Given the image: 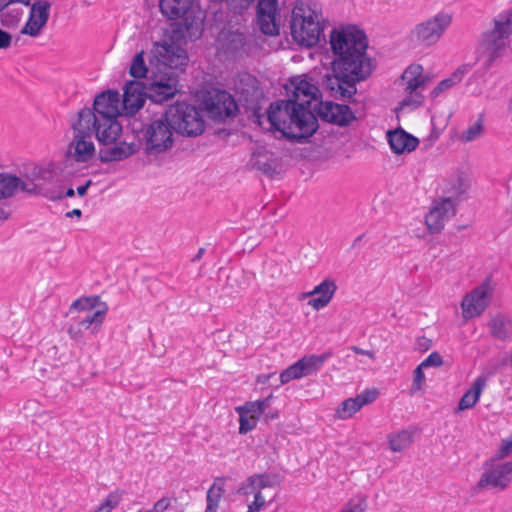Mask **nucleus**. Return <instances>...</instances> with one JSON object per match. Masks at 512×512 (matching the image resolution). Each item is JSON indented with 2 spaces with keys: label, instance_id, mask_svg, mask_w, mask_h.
<instances>
[{
  "label": "nucleus",
  "instance_id": "f257e3e1",
  "mask_svg": "<svg viewBox=\"0 0 512 512\" xmlns=\"http://www.w3.org/2000/svg\"><path fill=\"white\" fill-rule=\"evenodd\" d=\"M330 45L338 58L332 62L333 74L325 76L324 84L333 97L350 99L357 91L355 83L367 78L372 70L365 56L366 35L355 26L333 29Z\"/></svg>",
  "mask_w": 512,
  "mask_h": 512
},
{
  "label": "nucleus",
  "instance_id": "f03ea898",
  "mask_svg": "<svg viewBox=\"0 0 512 512\" xmlns=\"http://www.w3.org/2000/svg\"><path fill=\"white\" fill-rule=\"evenodd\" d=\"M81 123L87 122L90 134L96 136V139L104 147L99 151L101 162L121 161L132 156L137 151L135 143L125 141L117 142L122 133V125L118 118H107L97 120L90 108H82L76 115Z\"/></svg>",
  "mask_w": 512,
  "mask_h": 512
},
{
  "label": "nucleus",
  "instance_id": "7ed1b4c3",
  "mask_svg": "<svg viewBox=\"0 0 512 512\" xmlns=\"http://www.w3.org/2000/svg\"><path fill=\"white\" fill-rule=\"evenodd\" d=\"M267 113L271 125L290 139L308 138L318 129V120L310 109L291 99L272 103Z\"/></svg>",
  "mask_w": 512,
  "mask_h": 512
},
{
  "label": "nucleus",
  "instance_id": "20e7f679",
  "mask_svg": "<svg viewBox=\"0 0 512 512\" xmlns=\"http://www.w3.org/2000/svg\"><path fill=\"white\" fill-rule=\"evenodd\" d=\"M290 28L292 37L300 45H316L324 30L320 5L312 0H298L292 11Z\"/></svg>",
  "mask_w": 512,
  "mask_h": 512
},
{
  "label": "nucleus",
  "instance_id": "39448f33",
  "mask_svg": "<svg viewBox=\"0 0 512 512\" xmlns=\"http://www.w3.org/2000/svg\"><path fill=\"white\" fill-rule=\"evenodd\" d=\"M281 486V477L277 473H256L247 477L239 485L236 494L244 497L253 495L248 504L247 512H260L266 503L274 501L276 492Z\"/></svg>",
  "mask_w": 512,
  "mask_h": 512
},
{
  "label": "nucleus",
  "instance_id": "423d86ee",
  "mask_svg": "<svg viewBox=\"0 0 512 512\" xmlns=\"http://www.w3.org/2000/svg\"><path fill=\"white\" fill-rule=\"evenodd\" d=\"M149 62L155 65L158 73L163 70L176 71L188 63L186 50L175 40L174 35L168 31L164 39L155 41L150 50Z\"/></svg>",
  "mask_w": 512,
  "mask_h": 512
},
{
  "label": "nucleus",
  "instance_id": "0eeeda50",
  "mask_svg": "<svg viewBox=\"0 0 512 512\" xmlns=\"http://www.w3.org/2000/svg\"><path fill=\"white\" fill-rule=\"evenodd\" d=\"M174 132L187 137H195L204 132L202 115L196 107L185 102L169 105L164 111Z\"/></svg>",
  "mask_w": 512,
  "mask_h": 512
},
{
  "label": "nucleus",
  "instance_id": "6e6552de",
  "mask_svg": "<svg viewBox=\"0 0 512 512\" xmlns=\"http://www.w3.org/2000/svg\"><path fill=\"white\" fill-rule=\"evenodd\" d=\"M71 129L73 131V139L69 143L65 154L62 167L63 173L66 172L72 161L86 163L92 160L95 155V145L88 129V123H81L76 117L71 123Z\"/></svg>",
  "mask_w": 512,
  "mask_h": 512
},
{
  "label": "nucleus",
  "instance_id": "1a4fd4ad",
  "mask_svg": "<svg viewBox=\"0 0 512 512\" xmlns=\"http://www.w3.org/2000/svg\"><path fill=\"white\" fill-rule=\"evenodd\" d=\"M174 130L165 112L149 120L143 127L145 151L159 154L172 147Z\"/></svg>",
  "mask_w": 512,
  "mask_h": 512
},
{
  "label": "nucleus",
  "instance_id": "9d476101",
  "mask_svg": "<svg viewBox=\"0 0 512 512\" xmlns=\"http://www.w3.org/2000/svg\"><path fill=\"white\" fill-rule=\"evenodd\" d=\"M512 34V12L499 15L494 19V28L485 33L481 47L485 57V66L490 67L505 48V40Z\"/></svg>",
  "mask_w": 512,
  "mask_h": 512
},
{
  "label": "nucleus",
  "instance_id": "9b49d317",
  "mask_svg": "<svg viewBox=\"0 0 512 512\" xmlns=\"http://www.w3.org/2000/svg\"><path fill=\"white\" fill-rule=\"evenodd\" d=\"M511 481L512 461H506L503 464L485 461L483 463V472L476 483L475 491H503L510 485Z\"/></svg>",
  "mask_w": 512,
  "mask_h": 512
},
{
  "label": "nucleus",
  "instance_id": "f8f14e48",
  "mask_svg": "<svg viewBox=\"0 0 512 512\" xmlns=\"http://www.w3.org/2000/svg\"><path fill=\"white\" fill-rule=\"evenodd\" d=\"M431 82L428 75H423V68L419 64L410 65L401 76V84L404 85V90L410 95L404 98L400 106L396 109L404 110L409 107L415 109L422 104L423 96L417 90L425 88Z\"/></svg>",
  "mask_w": 512,
  "mask_h": 512
},
{
  "label": "nucleus",
  "instance_id": "ddd939ff",
  "mask_svg": "<svg viewBox=\"0 0 512 512\" xmlns=\"http://www.w3.org/2000/svg\"><path fill=\"white\" fill-rule=\"evenodd\" d=\"M494 289L495 284L488 277L469 294L465 295L461 302L463 318L469 320L480 316L489 305Z\"/></svg>",
  "mask_w": 512,
  "mask_h": 512
},
{
  "label": "nucleus",
  "instance_id": "4468645a",
  "mask_svg": "<svg viewBox=\"0 0 512 512\" xmlns=\"http://www.w3.org/2000/svg\"><path fill=\"white\" fill-rule=\"evenodd\" d=\"M208 116L215 121L235 117L238 106L232 95L223 90L209 91L203 101Z\"/></svg>",
  "mask_w": 512,
  "mask_h": 512
},
{
  "label": "nucleus",
  "instance_id": "2eb2a0df",
  "mask_svg": "<svg viewBox=\"0 0 512 512\" xmlns=\"http://www.w3.org/2000/svg\"><path fill=\"white\" fill-rule=\"evenodd\" d=\"M178 73L167 71L155 75V79L145 86L147 98L155 103H162L173 98L179 92Z\"/></svg>",
  "mask_w": 512,
  "mask_h": 512
},
{
  "label": "nucleus",
  "instance_id": "dca6fc26",
  "mask_svg": "<svg viewBox=\"0 0 512 512\" xmlns=\"http://www.w3.org/2000/svg\"><path fill=\"white\" fill-rule=\"evenodd\" d=\"M456 214V204L451 197H441L432 202L425 216V224L430 234L440 233L448 219Z\"/></svg>",
  "mask_w": 512,
  "mask_h": 512
},
{
  "label": "nucleus",
  "instance_id": "f3484780",
  "mask_svg": "<svg viewBox=\"0 0 512 512\" xmlns=\"http://www.w3.org/2000/svg\"><path fill=\"white\" fill-rule=\"evenodd\" d=\"M28 7V19L20 33L36 38L48 23L52 3L48 0H32Z\"/></svg>",
  "mask_w": 512,
  "mask_h": 512
},
{
  "label": "nucleus",
  "instance_id": "a211bd4d",
  "mask_svg": "<svg viewBox=\"0 0 512 512\" xmlns=\"http://www.w3.org/2000/svg\"><path fill=\"white\" fill-rule=\"evenodd\" d=\"M450 23L451 16L441 13L418 24L412 33L418 42L430 46L440 39Z\"/></svg>",
  "mask_w": 512,
  "mask_h": 512
},
{
  "label": "nucleus",
  "instance_id": "6ab92c4d",
  "mask_svg": "<svg viewBox=\"0 0 512 512\" xmlns=\"http://www.w3.org/2000/svg\"><path fill=\"white\" fill-rule=\"evenodd\" d=\"M120 106V94L117 91L107 90L95 97L90 112L97 117V120L118 118L122 115Z\"/></svg>",
  "mask_w": 512,
  "mask_h": 512
},
{
  "label": "nucleus",
  "instance_id": "aec40b11",
  "mask_svg": "<svg viewBox=\"0 0 512 512\" xmlns=\"http://www.w3.org/2000/svg\"><path fill=\"white\" fill-rule=\"evenodd\" d=\"M20 190L29 195H38L41 192L32 179H22L10 173H0V200L13 197Z\"/></svg>",
  "mask_w": 512,
  "mask_h": 512
},
{
  "label": "nucleus",
  "instance_id": "412c9836",
  "mask_svg": "<svg viewBox=\"0 0 512 512\" xmlns=\"http://www.w3.org/2000/svg\"><path fill=\"white\" fill-rule=\"evenodd\" d=\"M325 355H311L302 357L293 365L289 366L280 374L281 384H286L294 379H300L316 372L323 365Z\"/></svg>",
  "mask_w": 512,
  "mask_h": 512
},
{
  "label": "nucleus",
  "instance_id": "4be33fe9",
  "mask_svg": "<svg viewBox=\"0 0 512 512\" xmlns=\"http://www.w3.org/2000/svg\"><path fill=\"white\" fill-rule=\"evenodd\" d=\"M317 114L323 121L338 126H347L356 119L347 105L331 101H321L317 107Z\"/></svg>",
  "mask_w": 512,
  "mask_h": 512
},
{
  "label": "nucleus",
  "instance_id": "5701e85b",
  "mask_svg": "<svg viewBox=\"0 0 512 512\" xmlns=\"http://www.w3.org/2000/svg\"><path fill=\"white\" fill-rule=\"evenodd\" d=\"M145 88L139 81H131L125 85L120 106L122 114L132 116L138 112L147 97Z\"/></svg>",
  "mask_w": 512,
  "mask_h": 512
},
{
  "label": "nucleus",
  "instance_id": "b1692460",
  "mask_svg": "<svg viewBox=\"0 0 512 512\" xmlns=\"http://www.w3.org/2000/svg\"><path fill=\"white\" fill-rule=\"evenodd\" d=\"M336 290L337 285L335 280L326 278L320 284L316 285L313 290L304 292L302 299L317 296L308 301V306L318 311L325 308L331 302Z\"/></svg>",
  "mask_w": 512,
  "mask_h": 512
},
{
  "label": "nucleus",
  "instance_id": "393cba45",
  "mask_svg": "<svg viewBox=\"0 0 512 512\" xmlns=\"http://www.w3.org/2000/svg\"><path fill=\"white\" fill-rule=\"evenodd\" d=\"M277 0H259L257 5V18L261 31L266 35H277L279 27L276 23Z\"/></svg>",
  "mask_w": 512,
  "mask_h": 512
},
{
  "label": "nucleus",
  "instance_id": "a878e982",
  "mask_svg": "<svg viewBox=\"0 0 512 512\" xmlns=\"http://www.w3.org/2000/svg\"><path fill=\"white\" fill-rule=\"evenodd\" d=\"M391 149L396 154L410 153L419 144L418 138L412 136L401 128L387 133Z\"/></svg>",
  "mask_w": 512,
  "mask_h": 512
},
{
  "label": "nucleus",
  "instance_id": "bb28decb",
  "mask_svg": "<svg viewBox=\"0 0 512 512\" xmlns=\"http://www.w3.org/2000/svg\"><path fill=\"white\" fill-rule=\"evenodd\" d=\"M230 479L231 478L227 476L216 477L214 479L213 484L206 494L207 505L204 512L218 511L221 499L225 494V486Z\"/></svg>",
  "mask_w": 512,
  "mask_h": 512
},
{
  "label": "nucleus",
  "instance_id": "cd10ccee",
  "mask_svg": "<svg viewBox=\"0 0 512 512\" xmlns=\"http://www.w3.org/2000/svg\"><path fill=\"white\" fill-rule=\"evenodd\" d=\"M194 0H160V11L167 19L182 18L190 10Z\"/></svg>",
  "mask_w": 512,
  "mask_h": 512
},
{
  "label": "nucleus",
  "instance_id": "c85d7f7f",
  "mask_svg": "<svg viewBox=\"0 0 512 512\" xmlns=\"http://www.w3.org/2000/svg\"><path fill=\"white\" fill-rule=\"evenodd\" d=\"M251 164L255 169L265 174H272L278 168L277 158L272 152L265 148H259L253 152Z\"/></svg>",
  "mask_w": 512,
  "mask_h": 512
},
{
  "label": "nucleus",
  "instance_id": "c756f323",
  "mask_svg": "<svg viewBox=\"0 0 512 512\" xmlns=\"http://www.w3.org/2000/svg\"><path fill=\"white\" fill-rule=\"evenodd\" d=\"M320 94L319 89L312 83L301 80L295 87L291 99L303 103V106L309 109L312 100H316Z\"/></svg>",
  "mask_w": 512,
  "mask_h": 512
},
{
  "label": "nucleus",
  "instance_id": "7c9ffc66",
  "mask_svg": "<svg viewBox=\"0 0 512 512\" xmlns=\"http://www.w3.org/2000/svg\"><path fill=\"white\" fill-rule=\"evenodd\" d=\"M486 386V378L478 377L471 388L461 397L457 411L471 409L478 402L484 387Z\"/></svg>",
  "mask_w": 512,
  "mask_h": 512
},
{
  "label": "nucleus",
  "instance_id": "2f4dec72",
  "mask_svg": "<svg viewBox=\"0 0 512 512\" xmlns=\"http://www.w3.org/2000/svg\"><path fill=\"white\" fill-rule=\"evenodd\" d=\"M491 335L499 340L512 337V320L504 315H495L488 324Z\"/></svg>",
  "mask_w": 512,
  "mask_h": 512
},
{
  "label": "nucleus",
  "instance_id": "473e14b6",
  "mask_svg": "<svg viewBox=\"0 0 512 512\" xmlns=\"http://www.w3.org/2000/svg\"><path fill=\"white\" fill-rule=\"evenodd\" d=\"M413 432L410 430H400L387 435L389 449L395 453H400L408 449L413 441Z\"/></svg>",
  "mask_w": 512,
  "mask_h": 512
},
{
  "label": "nucleus",
  "instance_id": "72a5a7b5",
  "mask_svg": "<svg viewBox=\"0 0 512 512\" xmlns=\"http://www.w3.org/2000/svg\"><path fill=\"white\" fill-rule=\"evenodd\" d=\"M218 42L225 52H234L244 45V35L237 31L223 30L218 37Z\"/></svg>",
  "mask_w": 512,
  "mask_h": 512
},
{
  "label": "nucleus",
  "instance_id": "f704fd0d",
  "mask_svg": "<svg viewBox=\"0 0 512 512\" xmlns=\"http://www.w3.org/2000/svg\"><path fill=\"white\" fill-rule=\"evenodd\" d=\"M271 399L272 395H269L268 397L262 400L247 401L243 405L236 407L235 410H241L243 414H250L257 421H259L260 417L265 413V411L269 407Z\"/></svg>",
  "mask_w": 512,
  "mask_h": 512
},
{
  "label": "nucleus",
  "instance_id": "c9c22d12",
  "mask_svg": "<svg viewBox=\"0 0 512 512\" xmlns=\"http://www.w3.org/2000/svg\"><path fill=\"white\" fill-rule=\"evenodd\" d=\"M483 132V120L479 118L476 122L468 126L460 134H458L457 139L459 142L466 144L475 141L476 139H479L482 136Z\"/></svg>",
  "mask_w": 512,
  "mask_h": 512
},
{
  "label": "nucleus",
  "instance_id": "e433bc0d",
  "mask_svg": "<svg viewBox=\"0 0 512 512\" xmlns=\"http://www.w3.org/2000/svg\"><path fill=\"white\" fill-rule=\"evenodd\" d=\"M360 409L361 407L356 398H349L341 402V404L338 406L335 411V417L341 420L348 419L351 418Z\"/></svg>",
  "mask_w": 512,
  "mask_h": 512
},
{
  "label": "nucleus",
  "instance_id": "4c0bfd02",
  "mask_svg": "<svg viewBox=\"0 0 512 512\" xmlns=\"http://www.w3.org/2000/svg\"><path fill=\"white\" fill-rule=\"evenodd\" d=\"M467 67L462 66L458 68L451 77L442 80L431 92L432 97H437L443 91L452 87L455 83L461 81L463 74L466 72Z\"/></svg>",
  "mask_w": 512,
  "mask_h": 512
},
{
  "label": "nucleus",
  "instance_id": "58836bf2",
  "mask_svg": "<svg viewBox=\"0 0 512 512\" xmlns=\"http://www.w3.org/2000/svg\"><path fill=\"white\" fill-rule=\"evenodd\" d=\"M147 72L148 69L144 61V52L141 51L133 58L132 64L130 66V74L134 78H142L146 76Z\"/></svg>",
  "mask_w": 512,
  "mask_h": 512
},
{
  "label": "nucleus",
  "instance_id": "ea45409f",
  "mask_svg": "<svg viewBox=\"0 0 512 512\" xmlns=\"http://www.w3.org/2000/svg\"><path fill=\"white\" fill-rule=\"evenodd\" d=\"M239 415V434L245 435L254 430L258 421L250 414H243L241 410H235Z\"/></svg>",
  "mask_w": 512,
  "mask_h": 512
},
{
  "label": "nucleus",
  "instance_id": "a19ab883",
  "mask_svg": "<svg viewBox=\"0 0 512 512\" xmlns=\"http://www.w3.org/2000/svg\"><path fill=\"white\" fill-rule=\"evenodd\" d=\"M99 301V297H86L77 299L74 301L70 307V310H78V311H90L96 307Z\"/></svg>",
  "mask_w": 512,
  "mask_h": 512
},
{
  "label": "nucleus",
  "instance_id": "79ce46f5",
  "mask_svg": "<svg viewBox=\"0 0 512 512\" xmlns=\"http://www.w3.org/2000/svg\"><path fill=\"white\" fill-rule=\"evenodd\" d=\"M104 311L98 310L94 312L91 316L85 317L83 320L79 322L80 327L88 329L93 323L99 327L103 322Z\"/></svg>",
  "mask_w": 512,
  "mask_h": 512
},
{
  "label": "nucleus",
  "instance_id": "37998d69",
  "mask_svg": "<svg viewBox=\"0 0 512 512\" xmlns=\"http://www.w3.org/2000/svg\"><path fill=\"white\" fill-rule=\"evenodd\" d=\"M379 392L377 389H368L357 395L355 398L362 408L364 405L372 403L378 396Z\"/></svg>",
  "mask_w": 512,
  "mask_h": 512
},
{
  "label": "nucleus",
  "instance_id": "c03bdc74",
  "mask_svg": "<svg viewBox=\"0 0 512 512\" xmlns=\"http://www.w3.org/2000/svg\"><path fill=\"white\" fill-rule=\"evenodd\" d=\"M122 492L119 490H116L114 492H111L106 499L102 502L106 508H108L110 511H112L114 508H116L121 499H122Z\"/></svg>",
  "mask_w": 512,
  "mask_h": 512
},
{
  "label": "nucleus",
  "instance_id": "a18cd8bd",
  "mask_svg": "<svg viewBox=\"0 0 512 512\" xmlns=\"http://www.w3.org/2000/svg\"><path fill=\"white\" fill-rule=\"evenodd\" d=\"M423 368L424 367L420 364L416 367V369L413 372L414 380H413V385H412V389H411L413 393L416 391H419L421 389L422 383L425 380Z\"/></svg>",
  "mask_w": 512,
  "mask_h": 512
},
{
  "label": "nucleus",
  "instance_id": "49530a36",
  "mask_svg": "<svg viewBox=\"0 0 512 512\" xmlns=\"http://www.w3.org/2000/svg\"><path fill=\"white\" fill-rule=\"evenodd\" d=\"M421 365L424 368L440 367L443 365V359L438 352H432L423 362H421Z\"/></svg>",
  "mask_w": 512,
  "mask_h": 512
},
{
  "label": "nucleus",
  "instance_id": "de8ad7c7",
  "mask_svg": "<svg viewBox=\"0 0 512 512\" xmlns=\"http://www.w3.org/2000/svg\"><path fill=\"white\" fill-rule=\"evenodd\" d=\"M171 505V501L168 497H163L159 499L151 509L148 510H138L137 512H164Z\"/></svg>",
  "mask_w": 512,
  "mask_h": 512
},
{
  "label": "nucleus",
  "instance_id": "09e8293b",
  "mask_svg": "<svg viewBox=\"0 0 512 512\" xmlns=\"http://www.w3.org/2000/svg\"><path fill=\"white\" fill-rule=\"evenodd\" d=\"M367 508V503L364 499L357 502H349L341 512H364Z\"/></svg>",
  "mask_w": 512,
  "mask_h": 512
},
{
  "label": "nucleus",
  "instance_id": "8fccbe9b",
  "mask_svg": "<svg viewBox=\"0 0 512 512\" xmlns=\"http://www.w3.org/2000/svg\"><path fill=\"white\" fill-rule=\"evenodd\" d=\"M467 189L466 176L461 173L457 176V182L453 187V193L456 195L463 194Z\"/></svg>",
  "mask_w": 512,
  "mask_h": 512
},
{
  "label": "nucleus",
  "instance_id": "3c124183",
  "mask_svg": "<svg viewBox=\"0 0 512 512\" xmlns=\"http://www.w3.org/2000/svg\"><path fill=\"white\" fill-rule=\"evenodd\" d=\"M432 346V340L427 337H419L416 341V349L420 352L429 350Z\"/></svg>",
  "mask_w": 512,
  "mask_h": 512
},
{
  "label": "nucleus",
  "instance_id": "603ef678",
  "mask_svg": "<svg viewBox=\"0 0 512 512\" xmlns=\"http://www.w3.org/2000/svg\"><path fill=\"white\" fill-rule=\"evenodd\" d=\"M12 35L0 28V49H6L11 45Z\"/></svg>",
  "mask_w": 512,
  "mask_h": 512
},
{
  "label": "nucleus",
  "instance_id": "864d4df0",
  "mask_svg": "<svg viewBox=\"0 0 512 512\" xmlns=\"http://www.w3.org/2000/svg\"><path fill=\"white\" fill-rule=\"evenodd\" d=\"M350 349L358 355H363L369 358L370 360L374 361L376 359V352L374 350H365L358 346H351Z\"/></svg>",
  "mask_w": 512,
  "mask_h": 512
},
{
  "label": "nucleus",
  "instance_id": "5fc2aeb1",
  "mask_svg": "<svg viewBox=\"0 0 512 512\" xmlns=\"http://www.w3.org/2000/svg\"><path fill=\"white\" fill-rule=\"evenodd\" d=\"M499 448L502 454L509 456L512 453V437L510 439L503 440Z\"/></svg>",
  "mask_w": 512,
  "mask_h": 512
},
{
  "label": "nucleus",
  "instance_id": "6e6d98bb",
  "mask_svg": "<svg viewBox=\"0 0 512 512\" xmlns=\"http://www.w3.org/2000/svg\"><path fill=\"white\" fill-rule=\"evenodd\" d=\"M279 418V411L272 410L264 413V421L265 423H269L270 421L276 420Z\"/></svg>",
  "mask_w": 512,
  "mask_h": 512
},
{
  "label": "nucleus",
  "instance_id": "4d7b16f0",
  "mask_svg": "<svg viewBox=\"0 0 512 512\" xmlns=\"http://www.w3.org/2000/svg\"><path fill=\"white\" fill-rule=\"evenodd\" d=\"M505 457H507L505 454H502L501 453V450L500 448L495 452V454L490 457L489 459H487L486 461H493V462H496L497 464H503L504 462H501L502 459H504Z\"/></svg>",
  "mask_w": 512,
  "mask_h": 512
},
{
  "label": "nucleus",
  "instance_id": "13d9d810",
  "mask_svg": "<svg viewBox=\"0 0 512 512\" xmlns=\"http://www.w3.org/2000/svg\"><path fill=\"white\" fill-rule=\"evenodd\" d=\"M92 184V181L91 180H87L86 183L84 185H81L77 188V193L79 196H84L87 192V189L90 187V185Z\"/></svg>",
  "mask_w": 512,
  "mask_h": 512
},
{
  "label": "nucleus",
  "instance_id": "bf43d9fd",
  "mask_svg": "<svg viewBox=\"0 0 512 512\" xmlns=\"http://www.w3.org/2000/svg\"><path fill=\"white\" fill-rule=\"evenodd\" d=\"M254 0H239V7L241 9H246L248 8V6L253 2ZM238 2V0H236V3Z\"/></svg>",
  "mask_w": 512,
  "mask_h": 512
},
{
  "label": "nucleus",
  "instance_id": "052dcab7",
  "mask_svg": "<svg viewBox=\"0 0 512 512\" xmlns=\"http://www.w3.org/2000/svg\"><path fill=\"white\" fill-rule=\"evenodd\" d=\"M81 215H82V212L80 209H73L72 211L66 213V217H68V218L73 217V216L80 217Z\"/></svg>",
  "mask_w": 512,
  "mask_h": 512
},
{
  "label": "nucleus",
  "instance_id": "680f3d73",
  "mask_svg": "<svg viewBox=\"0 0 512 512\" xmlns=\"http://www.w3.org/2000/svg\"><path fill=\"white\" fill-rule=\"evenodd\" d=\"M9 217V213L0 208V221H5Z\"/></svg>",
  "mask_w": 512,
  "mask_h": 512
},
{
  "label": "nucleus",
  "instance_id": "e2e57ef3",
  "mask_svg": "<svg viewBox=\"0 0 512 512\" xmlns=\"http://www.w3.org/2000/svg\"><path fill=\"white\" fill-rule=\"evenodd\" d=\"M94 512H111L108 508L101 504Z\"/></svg>",
  "mask_w": 512,
  "mask_h": 512
},
{
  "label": "nucleus",
  "instance_id": "0e129e2a",
  "mask_svg": "<svg viewBox=\"0 0 512 512\" xmlns=\"http://www.w3.org/2000/svg\"><path fill=\"white\" fill-rule=\"evenodd\" d=\"M74 194H75V192H74V189H72V188L67 189L65 192L66 197H73Z\"/></svg>",
  "mask_w": 512,
  "mask_h": 512
},
{
  "label": "nucleus",
  "instance_id": "69168bd1",
  "mask_svg": "<svg viewBox=\"0 0 512 512\" xmlns=\"http://www.w3.org/2000/svg\"><path fill=\"white\" fill-rule=\"evenodd\" d=\"M227 1H228L229 6L233 7L234 9H236L238 7V4H236V0H227Z\"/></svg>",
  "mask_w": 512,
  "mask_h": 512
},
{
  "label": "nucleus",
  "instance_id": "338daca9",
  "mask_svg": "<svg viewBox=\"0 0 512 512\" xmlns=\"http://www.w3.org/2000/svg\"><path fill=\"white\" fill-rule=\"evenodd\" d=\"M203 253H204V248H200L198 253H197V255H196V258L199 259L202 256Z\"/></svg>",
  "mask_w": 512,
  "mask_h": 512
},
{
  "label": "nucleus",
  "instance_id": "774afa93",
  "mask_svg": "<svg viewBox=\"0 0 512 512\" xmlns=\"http://www.w3.org/2000/svg\"><path fill=\"white\" fill-rule=\"evenodd\" d=\"M69 333H70V335H71L73 338H77V333H76V332H74L73 328H70V329H69Z\"/></svg>",
  "mask_w": 512,
  "mask_h": 512
}]
</instances>
